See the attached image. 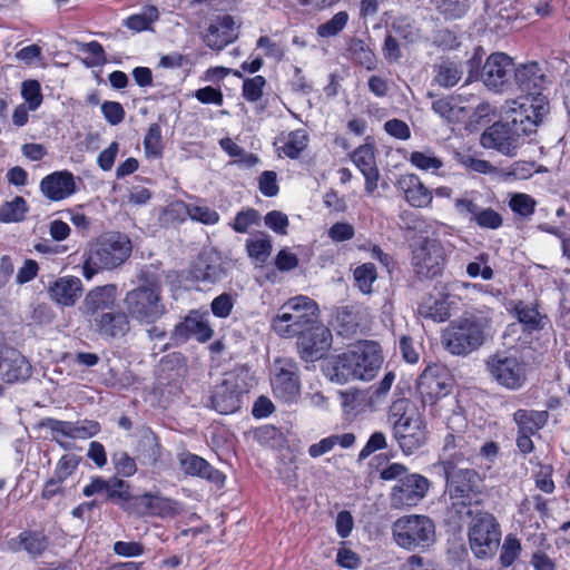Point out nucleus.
Wrapping results in <instances>:
<instances>
[{
	"instance_id": "f257e3e1",
	"label": "nucleus",
	"mask_w": 570,
	"mask_h": 570,
	"mask_svg": "<svg viewBox=\"0 0 570 570\" xmlns=\"http://www.w3.org/2000/svg\"><path fill=\"white\" fill-rule=\"evenodd\" d=\"M549 110L546 96L507 102V120L490 126L481 136V145L484 148L495 149L502 155L514 156L523 145L524 137L535 132Z\"/></svg>"
},
{
	"instance_id": "f03ea898",
	"label": "nucleus",
	"mask_w": 570,
	"mask_h": 570,
	"mask_svg": "<svg viewBox=\"0 0 570 570\" xmlns=\"http://www.w3.org/2000/svg\"><path fill=\"white\" fill-rule=\"evenodd\" d=\"M383 364L380 345L373 341H364L340 354L328 371L331 381L345 384L351 381H371Z\"/></svg>"
},
{
	"instance_id": "7ed1b4c3",
	"label": "nucleus",
	"mask_w": 570,
	"mask_h": 570,
	"mask_svg": "<svg viewBox=\"0 0 570 570\" xmlns=\"http://www.w3.org/2000/svg\"><path fill=\"white\" fill-rule=\"evenodd\" d=\"M491 328L492 317L489 309L469 313L443 331L442 344L453 355H466L484 343Z\"/></svg>"
},
{
	"instance_id": "20e7f679",
	"label": "nucleus",
	"mask_w": 570,
	"mask_h": 570,
	"mask_svg": "<svg viewBox=\"0 0 570 570\" xmlns=\"http://www.w3.org/2000/svg\"><path fill=\"white\" fill-rule=\"evenodd\" d=\"M131 250V242L125 234L100 235L91 240L83 252V277L90 281L101 271L117 268L130 257Z\"/></svg>"
},
{
	"instance_id": "39448f33",
	"label": "nucleus",
	"mask_w": 570,
	"mask_h": 570,
	"mask_svg": "<svg viewBox=\"0 0 570 570\" xmlns=\"http://www.w3.org/2000/svg\"><path fill=\"white\" fill-rule=\"evenodd\" d=\"M393 542L406 551H424L436 539L434 521L424 514H406L397 518L391 527Z\"/></svg>"
},
{
	"instance_id": "423d86ee",
	"label": "nucleus",
	"mask_w": 570,
	"mask_h": 570,
	"mask_svg": "<svg viewBox=\"0 0 570 570\" xmlns=\"http://www.w3.org/2000/svg\"><path fill=\"white\" fill-rule=\"evenodd\" d=\"M449 511L459 519L472 514L473 503H478L481 493L482 478L474 469H459L445 472Z\"/></svg>"
},
{
	"instance_id": "0eeeda50",
	"label": "nucleus",
	"mask_w": 570,
	"mask_h": 570,
	"mask_svg": "<svg viewBox=\"0 0 570 570\" xmlns=\"http://www.w3.org/2000/svg\"><path fill=\"white\" fill-rule=\"evenodd\" d=\"M316 316V303L306 296H296L279 308L272 327L279 336L294 337L303 334L315 322Z\"/></svg>"
},
{
	"instance_id": "6e6552de",
	"label": "nucleus",
	"mask_w": 570,
	"mask_h": 570,
	"mask_svg": "<svg viewBox=\"0 0 570 570\" xmlns=\"http://www.w3.org/2000/svg\"><path fill=\"white\" fill-rule=\"evenodd\" d=\"M406 399L394 401L390 409V420H393V433L404 454L410 455L422 448L426 441L424 421L417 414H406Z\"/></svg>"
},
{
	"instance_id": "1a4fd4ad",
	"label": "nucleus",
	"mask_w": 570,
	"mask_h": 570,
	"mask_svg": "<svg viewBox=\"0 0 570 570\" xmlns=\"http://www.w3.org/2000/svg\"><path fill=\"white\" fill-rule=\"evenodd\" d=\"M468 524L469 546L478 559L492 558L501 541V527L497 518L487 511L475 510Z\"/></svg>"
},
{
	"instance_id": "9d476101",
	"label": "nucleus",
	"mask_w": 570,
	"mask_h": 570,
	"mask_svg": "<svg viewBox=\"0 0 570 570\" xmlns=\"http://www.w3.org/2000/svg\"><path fill=\"white\" fill-rule=\"evenodd\" d=\"M444 417L448 429L451 432L444 438L443 448L440 454V463L443 466L444 473L459 470L458 465L469 461L473 453L474 448L471 442L461 432L466 426V419L460 411H454L452 415L448 416L445 413H440Z\"/></svg>"
},
{
	"instance_id": "9b49d317",
	"label": "nucleus",
	"mask_w": 570,
	"mask_h": 570,
	"mask_svg": "<svg viewBox=\"0 0 570 570\" xmlns=\"http://www.w3.org/2000/svg\"><path fill=\"white\" fill-rule=\"evenodd\" d=\"M124 304L130 318L140 324H153L166 312L161 299V287L148 282L127 292Z\"/></svg>"
},
{
	"instance_id": "f8f14e48",
	"label": "nucleus",
	"mask_w": 570,
	"mask_h": 570,
	"mask_svg": "<svg viewBox=\"0 0 570 570\" xmlns=\"http://www.w3.org/2000/svg\"><path fill=\"white\" fill-rule=\"evenodd\" d=\"M411 265L420 278L439 276L446 263L445 249L436 238L420 237L411 244Z\"/></svg>"
},
{
	"instance_id": "ddd939ff",
	"label": "nucleus",
	"mask_w": 570,
	"mask_h": 570,
	"mask_svg": "<svg viewBox=\"0 0 570 570\" xmlns=\"http://www.w3.org/2000/svg\"><path fill=\"white\" fill-rule=\"evenodd\" d=\"M487 366L492 380L507 390H519L527 382V364L517 353L498 352Z\"/></svg>"
},
{
	"instance_id": "4468645a",
	"label": "nucleus",
	"mask_w": 570,
	"mask_h": 570,
	"mask_svg": "<svg viewBox=\"0 0 570 570\" xmlns=\"http://www.w3.org/2000/svg\"><path fill=\"white\" fill-rule=\"evenodd\" d=\"M42 425L50 430L52 440L63 450H71L75 445L73 440H87L100 431L99 423L92 420L70 422L47 419Z\"/></svg>"
},
{
	"instance_id": "2eb2a0df",
	"label": "nucleus",
	"mask_w": 570,
	"mask_h": 570,
	"mask_svg": "<svg viewBox=\"0 0 570 570\" xmlns=\"http://www.w3.org/2000/svg\"><path fill=\"white\" fill-rule=\"evenodd\" d=\"M430 481L419 473L401 478L390 492L391 505L395 509L417 505L428 494Z\"/></svg>"
},
{
	"instance_id": "dca6fc26",
	"label": "nucleus",
	"mask_w": 570,
	"mask_h": 570,
	"mask_svg": "<svg viewBox=\"0 0 570 570\" xmlns=\"http://www.w3.org/2000/svg\"><path fill=\"white\" fill-rule=\"evenodd\" d=\"M513 60L504 52L491 53L482 66L480 79L493 91H503L513 71Z\"/></svg>"
},
{
	"instance_id": "f3484780",
	"label": "nucleus",
	"mask_w": 570,
	"mask_h": 570,
	"mask_svg": "<svg viewBox=\"0 0 570 570\" xmlns=\"http://www.w3.org/2000/svg\"><path fill=\"white\" fill-rule=\"evenodd\" d=\"M276 372L272 379L273 394L284 403H293L299 395L297 366L291 360L277 362Z\"/></svg>"
},
{
	"instance_id": "a211bd4d",
	"label": "nucleus",
	"mask_w": 570,
	"mask_h": 570,
	"mask_svg": "<svg viewBox=\"0 0 570 570\" xmlns=\"http://www.w3.org/2000/svg\"><path fill=\"white\" fill-rule=\"evenodd\" d=\"M451 390V380L448 373L438 366H429L421 374L417 391L423 403L436 404L445 397Z\"/></svg>"
},
{
	"instance_id": "6ab92c4d",
	"label": "nucleus",
	"mask_w": 570,
	"mask_h": 570,
	"mask_svg": "<svg viewBox=\"0 0 570 570\" xmlns=\"http://www.w3.org/2000/svg\"><path fill=\"white\" fill-rule=\"evenodd\" d=\"M118 289L115 284L96 286L85 295L79 309L87 322H89V318H95V316H99L112 309L116 305Z\"/></svg>"
},
{
	"instance_id": "aec40b11",
	"label": "nucleus",
	"mask_w": 570,
	"mask_h": 570,
	"mask_svg": "<svg viewBox=\"0 0 570 570\" xmlns=\"http://www.w3.org/2000/svg\"><path fill=\"white\" fill-rule=\"evenodd\" d=\"M88 326L102 338H120L130 331V321L125 312L109 311L89 318Z\"/></svg>"
},
{
	"instance_id": "412c9836",
	"label": "nucleus",
	"mask_w": 570,
	"mask_h": 570,
	"mask_svg": "<svg viewBox=\"0 0 570 570\" xmlns=\"http://www.w3.org/2000/svg\"><path fill=\"white\" fill-rule=\"evenodd\" d=\"M239 24L230 14L218 16L208 27L204 41L214 50H222L238 37Z\"/></svg>"
},
{
	"instance_id": "4be33fe9",
	"label": "nucleus",
	"mask_w": 570,
	"mask_h": 570,
	"mask_svg": "<svg viewBox=\"0 0 570 570\" xmlns=\"http://www.w3.org/2000/svg\"><path fill=\"white\" fill-rule=\"evenodd\" d=\"M395 186L410 206L415 208H426L431 206L433 191L424 185L417 175H401Z\"/></svg>"
},
{
	"instance_id": "5701e85b",
	"label": "nucleus",
	"mask_w": 570,
	"mask_h": 570,
	"mask_svg": "<svg viewBox=\"0 0 570 570\" xmlns=\"http://www.w3.org/2000/svg\"><path fill=\"white\" fill-rule=\"evenodd\" d=\"M40 190L51 202L63 200L77 190L75 176L68 170L51 173L41 179Z\"/></svg>"
},
{
	"instance_id": "b1692460",
	"label": "nucleus",
	"mask_w": 570,
	"mask_h": 570,
	"mask_svg": "<svg viewBox=\"0 0 570 570\" xmlns=\"http://www.w3.org/2000/svg\"><path fill=\"white\" fill-rule=\"evenodd\" d=\"M297 336L299 337L298 347L305 358L321 357L331 345V332L316 321Z\"/></svg>"
},
{
	"instance_id": "393cba45",
	"label": "nucleus",
	"mask_w": 570,
	"mask_h": 570,
	"mask_svg": "<svg viewBox=\"0 0 570 570\" xmlns=\"http://www.w3.org/2000/svg\"><path fill=\"white\" fill-rule=\"evenodd\" d=\"M129 484L121 479L112 476L108 480L101 476L91 478L89 484H87L82 493L85 497L89 498L95 494L105 493L107 500L109 501H129L130 492Z\"/></svg>"
},
{
	"instance_id": "a878e982",
	"label": "nucleus",
	"mask_w": 570,
	"mask_h": 570,
	"mask_svg": "<svg viewBox=\"0 0 570 570\" xmlns=\"http://www.w3.org/2000/svg\"><path fill=\"white\" fill-rule=\"evenodd\" d=\"M351 159L365 178V191L367 194H373L377 188L380 177L375 163L374 146L366 142L357 147L352 153Z\"/></svg>"
},
{
	"instance_id": "bb28decb",
	"label": "nucleus",
	"mask_w": 570,
	"mask_h": 570,
	"mask_svg": "<svg viewBox=\"0 0 570 570\" xmlns=\"http://www.w3.org/2000/svg\"><path fill=\"white\" fill-rule=\"evenodd\" d=\"M175 334L181 340L195 337L202 343L207 342L214 334L208 321V313H200L198 311L190 312L189 315L176 326Z\"/></svg>"
},
{
	"instance_id": "cd10ccee",
	"label": "nucleus",
	"mask_w": 570,
	"mask_h": 570,
	"mask_svg": "<svg viewBox=\"0 0 570 570\" xmlns=\"http://www.w3.org/2000/svg\"><path fill=\"white\" fill-rule=\"evenodd\" d=\"M83 291L82 282L76 276H62L50 283L49 297L59 305L70 307L76 304Z\"/></svg>"
},
{
	"instance_id": "c85d7f7f",
	"label": "nucleus",
	"mask_w": 570,
	"mask_h": 570,
	"mask_svg": "<svg viewBox=\"0 0 570 570\" xmlns=\"http://www.w3.org/2000/svg\"><path fill=\"white\" fill-rule=\"evenodd\" d=\"M31 371L29 361L17 351H9L0 360V376L8 384L26 382Z\"/></svg>"
},
{
	"instance_id": "c756f323",
	"label": "nucleus",
	"mask_w": 570,
	"mask_h": 570,
	"mask_svg": "<svg viewBox=\"0 0 570 570\" xmlns=\"http://www.w3.org/2000/svg\"><path fill=\"white\" fill-rule=\"evenodd\" d=\"M178 461L186 474L197 475L219 485L224 484L225 475L205 459L190 452H181L178 454Z\"/></svg>"
},
{
	"instance_id": "7c9ffc66",
	"label": "nucleus",
	"mask_w": 570,
	"mask_h": 570,
	"mask_svg": "<svg viewBox=\"0 0 570 570\" xmlns=\"http://www.w3.org/2000/svg\"><path fill=\"white\" fill-rule=\"evenodd\" d=\"M49 546L48 538L39 531H22L6 542L7 550L11 552L26 551L32 558L41 556Z\"/></svg>"
},
{
	"instance_id": "2f4dec72",
	"label": "nucleus",
	"mask_w": 570,
	"mask_h": 570,
	"mask_svg": "<svg viewBox=\"0 0 570 570\" xmlns=\"http://www.w3.org/2000/svg\"><path fill=\"white\" fill-rule=\"evenodd\" d=\"M139 505L145 508L146 513L160 518H174L181 511V504L159 493H145L136 498Z\"/></svg>"
},
{
	"instance_id": "473e14b6",
	"label": "nucleus",
	"mask_w": 570,
	"mask_h": 570,
	"mask_svg": "<svg viewBox=\"0 0 570 570\" xmlns=\"http://www.w3.org/2000/svg\"><path fill=\"white\" fill-rule=\"evenodd\" d=\"M514 79L519 88L528 94L519 100L533 96H543L541 92H537V90L542 88L544 82L543 73L537 62L519 66L514 70Z\"/></svg>"
},
{
	"instance_id": "72a5a7b5",
	"label": "nucleus",
	"mask_w": 570,
	"mask_h": 570,
	"mask_svg": "<svg viewBox=\"0 0 570 570\" xmlns=\"http://www.w3.org/2000/svg\"><path fill=\"white\" fill-rule=\"evenodd\" d=\"M191 275L196 281L214 284L226 277V269L217 257L204 254L194 264Z\"/></svg>"
},
{
	"instance_id": "f704fd0d",
	"label": "nucleus",
	"mask_w": 570,
	"mask_h": 570,
	"mask_svg": "<svg viewBox=\"0 0 570 570\" xmlns=\"http://www.w3.org/2000/svg\"><path fill=\"white\" fill-rule=\"evenodd\" d=\"M432 110L450 124L461 122L468 116V110L460 96H445L434 100Z\"/></svg>"
},
{
	"instance_id": "c9c22d12",
	"label": "nucleus",
	"mask_w": 570,
	"mask_h": 570,
	"mask_svg": "<svg viewBox=\"0 0 570 570\" xmlns=\"http://www.w3.org/2000/svg\"><path fill=\"white\" fill-rule=\"evenodd\" d=\"M417 312L424 318L444 322L450 317V304L448 298L440 293L438 295H428L419 304Z\"/></svg>"
},
{
	"instance_id": "e433bc0d",
	"label": "nucleus",
	"mask_w": 570,
	"mask_h": 570,
	"mask_svg": "<svg viewBox=\"0 0 570 570\" xmlns=\"http://www.w3.org/2000/svg\"><path fill=\"white\" fill-rule=\"evenodd\" d=\"M212 405L220 414L234 413L239 409L240 400L239 394L229 389L227 383L224 382L217 386L212 395Z\"/></svg>"
},
{
	"instance_id": "4c0bfd02",
	"label": "nucleus",
	"mask_w": 570,
	"mask_h": 570,
	"mask_svg": "<svg viewBox=\"0 0 570 570\" xmlns=\"http://www.w3.org/2000/svg\"><path fill=\"white\" fill-rule=\"evenodd\" d=\"M520 431L535 434L541 430L549 419L547 411L518 410L513 415Z\"/></svg>"
},
{
	"instance_id": "58836bf2",
	"label": "nucleus",
	"mask_w": 570,
	"mask_h": 570,
	"mask_svg": "<svg viewBox=\"0 0 570 570\" xmlns=\"http://www.w3.org/2000/svg\"><path fill=\"white\" fill-rule=\"evenodd\" d=\"M434 82L444 88L454 87L463 76L460 62L443 60L434 67Z\"/></svg>"
},
{
	"instance_id": "ea45409f",
	"label": "nucleus",
	"mask_w": 570,
	"mask_h": 570,
	"mask_svg": "<svg viewBox=\"0 0 570 570\" xmlns=\"http://www.w3.org/2000/svg\"><path fill=\"white\" fill-rule=\"evenodd\" d=\"M409 161L419 170L431 173L433 175H441L440 171L444 166L443 160L430 149L412 151Z\"/></svg>"
},
{
	"instance_id": "a19ab883",
	"label": "nucleus",
	"mask_w": 570,
	"mask_h": 570,
	"mask_svg": "<svg viewBox=\"0 0 570 570\" xmlns=\"http://www.w3.org/2000/svg\"><path fill=\"white\" fill-rule=\"evenodd\" d=\"M28 212V205L24 198L17 196L10 202L0 206V222L14 223L21 222Z\"/></svg>"
},
{
	"instance_id": "79ce46f5",
	"label": "nucleus",
	"mask_w": 570,
	"mask_h": 570,
	"mask_svg": "<svg viewBox=\"0 0 570 570\" xmlns=\"http://www.w3.org/2000/svg\"><path fill=\"white\" fill-rule=\"evenodd\" d=\"M175 206L178 210L183 209L190 219L205 225H214L219 220L218 213L205 205H187L184 203H177Z\"/></svg>"
},
{
	"instance_id": "37998d69",
	"label": "nucleus",
	"mask_w": 570,
	"mask_h": 570,
	"mask_svg": "<svg viewBox=\"0 0 570 570\" xmlns=\"http://www.w3.org/2000/svg\"><path fill=\"white\" fill-rule=\"evenodd\" d=\"M159 18L158 9L154 6L146 7L141 12L128 17L125 26L140 32L150 29V26Z\"/></svg>"
},
{
	"instance_id": "c03bdc74",
	"label": "nucleus",
	"mask_w": 570,
	"mask_h": 570,
	"mask_svg": "<svg viewBox=\"0 0 570 570\" xmlns=\"http://www.w3.org/2000/svg\"><path fill=\"white\" fill-rule=\"evenodd\" d=\"M308 145V135L304 129L291 131L281 147L285 156L297 158Z\"/></svg>"
},
{
	"instance_id": "a18cd8bd",
	"label": "nucleus",
	"mask_w": 570,
	"mask_h": 570,
	"mask_svg": "<svg viewBox=\"0 0 570 570\" xmlns=\"http://www.w3.org/2000/svg\"><path fill=\"white\" fill-rule=\"evenodd\" d=\"M436 11L445 19H459L469 10V0H432Z\"/></svg>"
},
{
	"instance_id": "49530a36",
	"label": "nucleus",
	"mask_w": 570,
	"mask_h": 570,
	"mask_svg": "<svg viewBox=\"0 0 570 570\" xmlns=\"http://www.w3.org/2000/svg\"><path fill=\"white\" fill-rule=\"evenodd\" d=\"M353 276L357 288L364 294H370L377 278V273L372 263H364L354 269Z\"/></svg>"
},
{
	"instance_id": "de8ad7c7",
	"label": "nucleus",
	"mask_w": 570,
	"mask_h": 570,
	"mask_svg": "<svg viewBox=\"0 0 570 570\" xmlns=\"http://www.w3.org/2000/svg\"><path fill=\"white\" fill-rule=\"evenodd\" d=\"M348 20V13L346 11H340L328 21L321 23L316 29V35L320 38L335 37L347 26Z\"/></svg>"
},
{
	"instance_id": "09e8293b",
	"label": "nucleus",
	"mask_w": 570,
	"mask_h": 570,
	"mask_svg": "<svg viewBox=\"0 0 570 570\" xmlns=\"http://www.w3.org/2000/svg\"><path fill=\"white\" fill-rule=\"evenodd\" d=\"M248 255L258 263H265L272 252V244L266 235H258L247 240Z\"/></svg>"
},
{
	"instance_id": "8fccbe9b",
	"label": "nucleus",
	"mask_w": 570,
	"mask_h": 570,
	"mask_svg": "<svg viewBox=\"0 0 570 570\" xmlns=\"http://www.w3.org/2000/svg\"><path fill=\"white\" fill-rule=\"evenodd\" d=\"M466 274L471 278L481 277L483 281L493 278L494 272L489 265V255L482 253L475 259L466 265Z\"/></svg>"
},
{
	"instance_id": "3c124183",
	"label": "nucleus",
	"mask_w": 570,
	"mask_h": 570,
	"mask_svg": "<svg viewBox=\"0 0 570 570\" xmlns=\"http://www.w3.org/2000/svg\"><path fill=\"white\" fill-rule=\"evenodd\" d=\"M147 157L158 158L163 150L161 129L158 124H151L144 139Z\"/></svg>"
},
{
	"instance_id": "603ef678",
	"label": "nucleus",
	"mask_w": 570,
	"mask_h": 570,
	"mask_svg": "<svg viewBox=\"0 0 570 570\" xmlns=\"http://www.w3.org/2000/svg\"><path fill=\"white\" fill-rule=\"evenodd\" d=\"M21 96L28 104L29 110H36L42 104V94L39 81L26 80L21 85Z\"/></svg>"
},
{
	"instance_id": "864d4df0",
	"label": "nucleus",
	"mask_w": 570,
	"mask_h": 570,
	"mask_svg": "<svg viewBox=\"0 0 570 570\" xmlns=\"http://www.w3.org/2000/svg\"><path fill=\"white\" fill-rule=\"evenodd\" d=\"M514 309L519 322L528 330H537L540 327L541 317L534 306L520 302L515 305Z\"/></svg>"
},
{
	"instance_id": "5fc2aeb1",
	"label": "nucleus",
	"mask_w": 570,
	"mask_h": 570,
	"mask_svg": "<svg viewBox=\"0 0 570 570\" xmlns=\"http://www.w3.org/2000/svg\"><path fill=\"white\" fill-rule=\"evenodd\" d=\"M509 206L515 214L527 217L534 213L535 200L528 194L517 193L511 196Z\"/></svg>"
},
{
	"instance_id": "6e6d98bb",
	"label": "nucleus",
	"mask_w": 570,
	"mask_h": 570,
	"mask_svg": "<svg viewBox=\"0 0 570 570\" xmlns=\"http://www.w3.org/2000/svg\"><path fill=\"white\" fill-rule=\"evenodd\" d=\"M112 463L117 474L121 476L129 478L137 472L135 459L125 451L114 453Z\"/></svg>"
},
{
	"instance_id": "4d7b16f0",
	"label": "nucleus",
	"mask_w": 570,
	"mask_h": 570,
	"mask_svg": "<svg viewBox=\"0 0 570 570\" xmlns=\"http://www.w3.org/2000/svg\"><path fill=\"white\" fill-rule=\"evenodd\" d=\"M521 551V544L520 541L511 535L508 534L504 538L502 548H501V554H500V561L503 567H510L519 557Z\"/></svg>"
},
{
	"instance_id": "13d9d810",
	"label": "nucleus",
	"mask_w": 570,
	"mask_h": 570,
	"mask_svg": "<svg viewBox=\"0 0 570 570\" xmlns=\"http://www.w3.org/2000/svg\"><path fill=\"white\" fill-rule=\"evenodd\" d=\"M81 459L76 454H65L58 461L53 475L63 482L69 478L79 466Z\"/></svg>"
},
{
	"instance_id": "bf43d9fd",
	"label": "nucleus",
	"mask_w": 570,
	"mask_h": 570,
	"mask_svg": "<svg viewBox=\"0 0 570 570\" xmlns=\"http://www.w3.org/2000/svg\"><path fill=\"white\" fill-rule=\"evenodd\" d=\"M266 80L263 76L247 78L243 83V97L249 102L258 101L263 96Z\"/></svg>"
},
{
	"instance_id": "052dcab7",
	"label": "nucleus",
	"mask_w": 570,
	"mask_h": 570,
	"mask_svg": "<svg viewBox=\"0 0 570 570\" xmlns=\"http://www.w3.org/2000/svg\"><path fill=\"white\" fill-rule=\"evenodd\" d=\"M473 222L481 228L498 229L503 224L502 216L492 208L479 209Z\"/></svg>"
},
{
	"instance_id": "680f3d73",
	"label": "nucleus",
	"mask_w": 570,
	"mask_h": 570,
	"mask_svg": "<svg viewBox=\"0 0 570 570\" xmlns=\"http://www.w3.org/2000/svg\"><path fill=\"white\" fill-rule=\"evenodd\" d=\"M459 163L466 169L479 174H491L495 167L488 160L476 158L472 155H460Z\"/></svg>"
},
{
	"instance_id": "e2e57ef3",
	"label": "nucleus",
	"mask_w": 570,
	"mask_h": 570,
	"mask_svg": "<svg viewBox=\"0 0 570 570\" xmlns=\"http://www.w3.org/2000/svg\"><path fill=\"white\" fill-rule=\"evenodd\" d=\"M210 307L215 316L226 318L232 313L234 299L230 294L223 293L213 299Z\"/></svg>"
},
{
	"instance_id": "0e129e2a",
	"label": "nucleus",
	"mask_w": 570,
	"mask_h": 570,
	"mask_svg": "<svg viewBox=\"0 0 570 570\" xmlns=\"http://www.w3.org/2000/svg\"><path fill=\"white\" fill-rule=\"evenodd\" d=\"M264 220L265 225L276 234H287L288 218L284 213L278 210H272L265 215Z\"/></svg>"
},
{
	"instance_id": "69168bd1",
	"label": "nucleus",
	"mask_w": 570,
	"mask_h": 570,
	"mask_svg": "<svg viewBox=\"0 0 570 570\" xmlns=\"http://www.w3.org/2000/svg\"><path fill=\"white\" fill-rule=\"evenodd\" d=\"M101 112L106 121L112 126L120 124L125 118V110L117 101H105L101 105Z\"/></svg>"
},
{
	"instance_id": "338daca9",
	"label": "nucleus",
	"mask_w": 570,
	"mask_h": 570,
	"mask_svg": "<svg viewBox=\"0 0 570 570\" xmlns=\"http://www.w3.org/2000/svg\"><path fill=\"white\" fill-rule=\"evenodd\" d=\"M387 446L386 436L382 432H374L366 444L360 451L358 459L364 460L370 456L372 453L379 450H383Z\"/></svg>"
},
{
	"instance_id": "774afa93",
	"label": "nucleus",
	"mask_w": 570,
	"mask_h": 570,
	"mask_svg": "<svg viewBox=\"0 0 570 570\" xmlns=\"http://www.w3.org/2000/svg\"><path fill=\"white\" fill-rule=\"evenodd\" d=\"M400 570H438V568L430 560L412 554L401 564Z\"/></svg>"
}]
</instances>
